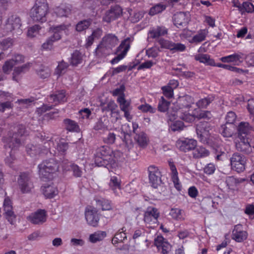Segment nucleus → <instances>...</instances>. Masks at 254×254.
I'll use <instances>...</instances> for the list:
<instances>
[{
	"label": "nucleus",
	"mask_w": 254,
	"mask_h": 254,
	"mask_svg": "<svg viewBox=\"0 0 254 254\" xmlns=\"http://www.w3.org/2000/svg\"><path fill=\"white\" fill-rule=\"evenodd\" d=\"M118 41L119 40L115 35L108 34L102 38L101 42L112 50L117 45Z\"/></svg>",
	"instance_id": "obj_29"
},
{
	"label": "nucleus",
	"mask_w": 254,
	"mask_h": 254,
	"mask_svg": "<svg viewBox=\"0 0 254 254\" xmlns=\"http://www.w3.org/2000/svg\"><path fill=\"white\" fill-rule=\"evenodd\" d=\"M239 12L241 14H244L245 13H253L254 12V5L249 1H245L242 3L241 8Z\"/></svg>",
	"instance_id": "obj_47"
},
{
	"label": "nucleus",
	"mask_w": 254,
	"mask_h": 254,
	"mask_svg": "<svg viewBox=\"0 0 254 254\" xmlns=\"http://www.w3.org/2000/svg\"><path fill=\"white\" fill-rule=\"evenodd\" d=\"M166 7V4L163 3L156 4L150 8L149 14L150 15H156L165 10Z\"/></svg>",
	"instance_id": "obj_44"
},
{
	"label": "nucleus",
	"mask_w": 254,
	"mask_h": 254,
	"mask_svg": "<svg viewBox=\"0 0 254 254\" xmlns=\"http://www.w3.org/2000/svg\"><path fill=\"white\" fill-rule=\"evenodd\" d=\"M208 33V30L206 29L199 30L197 34L193 37L191 42L197 43L204 41Z\"/></svg>",
	"instance_id": "obj_41"
},
{
	"label": "nucleus",
	"mask_w": 254,
	"mask_h": 254,
	"mask_svg": "<svg viewBox=\"0 0 254 254\" xmlns=\"http://www.w3.org/2000/svg\"><path fill=\"white\" fill-rule=\"evenodd\" d=\"M216 170V166L213 164L210 163L207 164L203 168V172L208 175H210L215 172Z\"/></svg>",
	"instance_id": "obj_62"
},
{
	"label": "nucleus",
	"mask_w": 254,
	"mask_h": 254,
	"mask_svg": "<svg viewBox=\"0 0 254 254\" xmlns=\"http://www.w3.org/2000/svg\"><path fill=\"white\" fill-rule=\"evenodd\" d=\"M14 65V63H13V61L12 60H7L5 62L2 66L3 72L6 74H9L12 71Z\"/></svg>",
	"instance_id": "obj_53"
},
{
	"label": "nucleus",
	"mask_w": 254,
	"mask_h": 254,
	"mask_svg": "<svg viewBox=\"0 0 254 254\" xmlns=\"http://www.w3.org/2000/svg\"><path fill=\"white\" fill-rule=\"evenodd\" d=\"M18 184L23 193L28 192L34 188L31 180V176L28 173H22L19 175L18 179Z\"/></svg>",
	"instance_id": "obj_8"
},
{
	"label": "nucleus",
	"mask_w": 254,
	"mask_h": 254,
	"mask_svg": "<svg viewBox=\"0 0 254 254\" xmlns=\"http://www.w3.org/2000/svg\"><path fill=\"white\" fill-rule=\"evenodd\" d=\"M138 109L143 112H150L151 113H154L156 111L155 108L152 107L148 104L141 105L138 106Z\"/></svg>",
	"instance_id": "obj_63"
},
{
	"label": "nucleus",
	"mask_w": 254,
	"mask_h": 254,
	"mask_svg": "<svg viewBox=\"0 0 254 254\" xmlns=\"http://www.w3.org/2000/svg\"><path fill=\"white\" fill-rule=\"evenodd\" d=\"M216 66L221 67L235 73H243L245 72V71L242 68H240L234 66H231L229 64H216Z\"/></svg>",
	"instance_id": "obj_50"
},
{
	"label": "nucleus",
	"mask_w": 254,
	"mask_h": 254,
	"mask_svg": "<svg viewBox=\"0 0 254 254\" xmlns=\"http://www.w3.org/2000/svg\"><path fill=\"white\" fill-rule=\"evenodd\" d=\"M36 70L38 75L41 78H46L49 77L51 74L50 69L45 66L41 65Z\"/></svg>",
	"instance_id": "obj_48"
},
{
	"label": "nucleus",
	"mask_w": 254,
	"mask_h": 254,
	"mask_svg": "<svg viewBox=\"0 0 254 254\" xmlns=\"http://www.w3.org/2000/svg\"><path fill=\"white\" fill-rule=\"evenodd\" d=\"M121 156L122 153L120 151H113L109 146H102L96 150L94 161L98 166H112L120 160Z\"/></svg>",
	"instance_id": "obj_1"
},
{
	"label": "nucleus",
	"mask_w": 254,
	"mask_h": 254,
	"mask_svg": "<svg viewBox=\"0 0 254 254\" xmlns=\"http://www.w3.org/2000/svg\"><path fill=\"white\" fill-rule=\"evenodd\" d=\"M41 27L38 25H35L30 27L27 31V36L29 37L33 38L38 35Z\"/></svg>",
	"instance_id": "obj_55"
},
{
	"label": "nucleus",
	"mask_w": 254,
	"mask_h": 254,
	"mask_svg": "<svg viewBox=\"0 0 254 254\" xmlns=\"http://www.w3.org/2000/svg\"><path fill=\"white\" fill-rule=\"evenodd\" d=\"M149 180L151 186L156 189L162 184L161 174L159 169L154 165H151L148 168Z\"/></svg>",
	"instance_id": "obj_9"
},
{
	"label": "nucleus",
	"mask_w": 254,
	"mask_h": 254,
	"mask_svg": "<svg viewBox=\"0 0 254 254\" xmlns=\"http://www.w3.org/2000/svg\"><path fill=\"white\" fill-rule=\"evenodd\" d=\"M126 230L125 228L123 227L115 234L112 240V243L114 245L116 246L120 243H123L127 239V235L125 233Z\"/></svg>",
	"instance_id": "obj_34"
},
{
	"label": "nucleus",
	"mask_w": 254,
	"mask_h": 254,
	"mask_svg": "<svg viewBox=\"0 0 254 254\" xmlns=\"http://www.w3.org/2000/svg\"><path fill=\"white\" fill-rule=\"evenodd\" d=\"M95 53L97 58H103L111 54L112 53V50L101 42L96 48Z\"/></svg>",
	"instance_id": "obj_24"
},
{
	"label": "nucleus",
	"mask_w": 254,
	"mask_h": 254,
	"mask_svg": "<svg viewBox=\"0 0 254 254\" xmlns=\"http://www.w3.org/2000/svg\"><path fill=\"white\" fill-rule=\"evenodd\" d=\"M26 151L31 156H34L40 153L39 148L33 144H29L27 146Z\"/></svg>",
	"instance_id": "obj_56"
},
{
	"label": "nucleus",
	"mask_w": 254,
	"mask_h": 254,
	"mask_svg": "<svg viewBox=\"0 0 254 254\" xmlns=\"http://www.w3.org/2000/svg\"><path fill=\"white\" fill-rule=\"evenodd\" d=\"M251 129L252 127L248 122L240 123L238 127L239 138L240 137H248V134Z\"/></svg>",
	"instance_id": "obj_32"
},
{
	"label": "nucleus",
	"mask_w": 254,
	"mask_h": 254,
	"mask_svg": "<svg viewBox=\"0 0 254 254\" xmlns=\"http://www.w3.org/2000/svg\"><path fill=\"white\" fill-rule=\"evenodd\" d=\"M26 133L25 127L22 125H18L14 127V131L12 134H9L7 137L4 138V147L8 150L10 159L14 160V157L12 156V151L17 148L21 144L20 137Z\"/></svg>",
	"instance_id": "obj_2"
},
{
	"label": "nucleus",
	"mask_w": 254,
	"mask_h": 254,
	"mask_svg": "<svg viewBox=\"0 0 254 254\" xmlns=\"http://www.w3.org/2000/svg\"><path fill=\"white\" fill-rule=\"evenodd\" d=\"M42 190L44 195L47 198L54 197L58 194V193L57 188L55 187L52 183L43 186Z\"/></svg>",
	"instance_id": "obj_26"
},
{
	"label": "nucleus",
	"mask_w": 254,
	"mask_h": 254,
	"mask_svg": "<svg viewBox=\"0 0 254 254\" xmlns=\"http://www.w3.org/2000/svg\"><path fill=\"white\" fill-rule=\"evenodd\" d=\"M194 59L199 61L200 63H203L207 65H211L216 66L215 61L210 56L207 54H199L194 56Z\"/></svg>",
	"instance_id": "obj_31"
},
{
	"label": "nucleus",
	"mask_w": 254,
	"mask_h": 254,
	"mask_svg": "<svg viewBox=\"0 0 254 254\" xmlns=\"http://www.w3.org/2000/svg\"><path fill=\"white\" fill-rule=\"evenodd\" d=\"M7 208L3 209L4 216L11 224H14L16 221V216L13 210V208Z\"/></svg>",
	"instance_id": "obj_45"
},
{
	"label": "nucleus",
	"mask_w": 254,
	"mask_h": 254,
	"mask_svg": "<svg viewBox=\"0 0 254 254\" xmlns=\"http://www.w3.org/2000/svg\"><path fill=\"white\" fill-rule=\"evenodd\" d=\"M133 38L127 37L122 41L117 49V53H121L124 56H126L130 49V45L133 42Z\"/></svg>",
	"instance_id": "obj_25"
},
{
	"label": "nucleus",
	"mask_w": 254,
	"mask_h": 254,
	"mask_svg": "<svg viewBox=\"0 0 254 254\" xmlns=\"http://www.w3.org/2000/svg\"><path fill=\"white\" fill-rule=\"evenodd\" d=\"M174 24L178 28L187 25L190 19V14L188 12H179L173 16Z\"/></svg>",
	"instance_id": "obj_18"
},
{
	"label": "nucleus",
	"mask_w": 254,
	"mask_h": 254,
	"mask_svg": "<svg viewBox=\"0 0 254 254\" xmlns=\"http://www.w3.org/2000/svg\"><path fill=\"white\" fill-rule=\"evenodd\" d=\"M172 217L176 220H181L184 219L182 210L179 208H172L170 212Z\"/></svg>",
	"instance_id": "obj_57"
},
{
	"label": "nucleus",
	"mask_w": 254,
	"mask_h": 254,
	"mask_svg": "<svg viewBox=\"0 0 254 254\" xmlns=\"http://www.w3.org/2000/svg\"><path fill=\"white\" fill-rule=\"evenodd\" d=\"M194 102V99L191 96L189 95H185L179 97L176 101L175 106L176 108H178L177 110H184L185 109L190 108L191 105L193 104Z\"/></svg>",
	"instance_id": "obj_16"
},
{
	"label": "nucleus",
	"mask_w": 254,
	"mask_h": 254,
	"mask_svg": "<svg viewBox=\"0 0 254 254\" xmlns=\"http://www.w3.org/2000/svg\"><path fill=\"white\" fill-rule=\"evenodd\" d=\"M158 43L162 48L172 50L174 42L168 40L160 39L158 40Z\"/></svg>",
	"instance_id": "obj_58"
},
{
	"label": "nucleus",
	"mask_w": 254,
	"mask_h": 254,
	"mask_svg": "<svg viewBox=\"0 0 254 254\" xmlns=\"http://www.w3.org/2000/svg\"><path fill=\"white\" fill-rule=\"evenodd\" d=\"M209 154V151L202 146H198L193 149V157L195 158L205 157L208 156Z\"/></svg>",
	"instance_id": "obj_39"
},
{
	"label": "nucleus",
	"mask_w": 254,
	"mask_h": 254,
	"mask_svg": "<svg viewBox=\"0 0 254 254\" xmlns=\"http://www.w3.org/2000/svg\"><path fill=\"white\" fill-rule=\"evenodd\" d=\"M67 27V25L64 24L51 27V30L54 34L43 44L42 48L45 50H51L52 48L54 42L61 38V32L66 29Z\"/></svg>",
	"instance_id": "obj_5"
},
{
	"label": "nucleus",
	"mask_w": 254,
	"mask_h": 254,
	"mask_svg": "<svg viewBox=\"0 0 254 254\" xmlns=\"http://www.w3.org/2000/svg\"><path fill=\"white\" fill-rule=\"evenodd\" d=\"M176 114L178 117L188 123H191L194 121L196 118V114L195 113L190 114L186 112H184V110H177Z\"/></svg>",
	"instance_id": "obj_35"
},
{
	"label": "nucleus",
	"mask_w": 254,
	"mask_h": 254,
	"mask_svg": "<svg viewBox=\"0 0 254 254\" xmlns=\"http://www.w3.org/2000/svg\"><path fill=\"white\" fill-rule=\"evenodd\" d=\"M117 102L119 104L120 108L121 111H126L127 110H131L132 107L130 103L126 100L125 96L118 97Z\"/></svg>",
	"instance_id": "obj_40"
},
{
	"label": "nucleus",
	"mask_w": 254,
	"mask_h": 254,
	"mask_svg": "<svg viewBox=\"0 0 254 254\" xmlns=\"http://www.w3.org/2000/svg\"><path fill=\"white\" fill-rule=\"evenodd\" d=\"M54 12L59 17H67L71 13L70 6L65 4H62L54 8Z\"/></svg>",
	"instance_id": "obj_30"
},
{
	"label": "nucleus",
	"mask_w": 254,
	"mask_h": 254,
	"mask_svg": "<svg viewBox=\"0 0 254 254\" xmlns=\"http://www.w3.org/2000/svg\"><path fill=\"white\" fill-rule=\"evenodd\" d=\"M117 105L113 101H110L107 103H104L101 106L102 110L103 112H111V116L116 117V120L119 116V111L117 110Z\"/></svg>",
	"instance_id": "obj_21"
},
{
	"label": "nucleus",
	"mask_w": 254,
	"mask_h": 254,
	"mask_svg": "<svg viewBox=\"0 0 254 254\" xmlns=\"http://www.w3.org/2000/svg\"><path fill=\"white\" fill-rule=\"evenodd\" d=\"M168 33V29L163 26H157L152 27L148 32L151 38L157 39L159 37L165 36Z\"/></svg>",
	"instance_id": "obj_23"
},
{
	"label": "nucleus",
	"mask_w": 254,
	"mask_h": 254,
	"mask_svg": "<svg viewBox=\"0 0 254 254\" xmlns=\"http://www.w3.org/2000/svg\"><path fill=\"white\" fill-rule=\"evenodd\" d=\"M85 217L88 225L96 227L98 225L100 217L96 208L89 206L86 208Z\"/></svg>",
	"instance_id": "obj_10"
},
{
	"label": "nucleus",
	"mask_w": 254,
	"mask_h": 254,
	"mask_svg": "<svg viewBox=\"0 0 254 254\" xmlns=\"http://www.w3.org/2000/svg\"><path fill=\"white\" fill-rule=\"evenodd\" d=\"M49 11L47 0H36L30 12L31 18L35 21L43 22L46 21Z\"/></svg>",
	"instance_id": "obj_3"
},
{
	"label": "nucleus",
	"mask_w": 254,
	"mask_h": 254,
	"mask_svg": "<svg viewBox=\"0 0 254 254\" xmlns=\"http://www.w3.org/2000/svg\"><path fill=\"white\" fill-rule=\"evenodd\" d=\"M245 58V54L240 52L230 55L231 63H234L236 65H240L243 62Z\"/></svg>",
	"instance_id": "obj_43"
},
{
	"label": "nucleus",
	"mask_w": 254,
	"mask_h": 254,
	"mask_svg": "<svg viewBox=\"0 0 254 254\" xmlns=\"http://www.w3.org/2000/svg\"><path fill=\"white\" fill-rule=\"evenodd\" d=\"M68 67V64L67 63L62 61L59 63L56 69L55 72L57 74L60 75L64 73Z\"/></svg>",
	"instance_id": "obj_54"
},
{
	"label": "nucleus",
	"mask_w": 254,
	"mask_h": 254,
	"mask_svg": "<svg viewBox=\"0 0 254 254\" xmlns=\"http://www.w3.org/2000/svg\"><path fill=\"white\" fill-rule=\"evenodd\" d=\"M134 139L137 145L141 148H145L149 142L148 137L143 132L136 133L134 136Z\"/></svg>",
	"instance_id": "obj_27"
},
{
	"label": "nucleus",
	"mask_w": 254,
	"mask_h": 254,
	"mask_svg": "<svg viewBox=\"0 0 254 254\" xmlns=\"http://www.w3.org/2000/svg\"><path fill=\"white\" fill-rule=\"evenodd\" d=\"M97 205L101 207L103 211L110 210L112 209V205L111 201L106 199H98L96 201Z\"/></svg>",
	"instance_id": "obj_46"
},
{
	"label": "nucleus",
	"mask_w": 254,
	"mask_h": 254,
	"mask_svg": "<svg viewBox=\"0 0 254 254\" xmlns=\"http://www.w3.org/2000/svg\"><path fill=\"white\" fill-rule=\"evenodd\" d=\"M239 139L240 141L236 144L238 151L247 154L254 152V146L251 145L248 137H240Z\"/></svg>",
	"instance_id": "obj_13"
},
{
	"label": "nucleus",
	"mask_w": 254,
	"mask_h": 254,
	"mask_svg": "<svg viewBox=\"0 0 254 254\" xmlns=\"http://www.w3.org/2000/svg\"><path fill=\"white\" fill-rule=\"evenodd\" d=\"M82 60V55L78 51H75L71 55L70 64L73 65H77L80 64Z\"/></svg>",
	"instance_id": "obj_49"
},
{
	"label": "nucleus",
	"mask_w": 254,
	"mask_h": 254,
	"mask_svg": "<svg viewBox=\"0 0 254 254\" xmlns=\"http://www.w3.org/2000/svg\"><path fill=\"white\" fill-rule=\"evenodd\" d=\"M91 24V19L84 20L79 21L76 26V29L78 32L87 29Z\"/></svg>",
	"instance_id": "obj_51"
},
{
	"label": "nucleus",
	"mask_w": 254,
	"mask_h": 254,
	"mask_svg": "<svg viewBox=\"0 0 254 254\" xmlns=\"http://www.w3.org/2000/svg\"><path fill=\"white\" fill-rule=\"evenodd\" d=\"M246 158L238 153H234L230 158V164L232 169L240 173L245 170Z\"/></svg>",
	"instance_id": "obj_7"
},
{
	"label": "nucleus",
	"mask_w": 254,
	"mask_h": 254,
	"mask_svg": "<svg viewBox=\"0 0 254 254\" xmlns=\"http://www.w3.org/2000/svg\"><path fill=\"white\" fill-rule=\"evenodd\" d=\"M39 174L42 179L50 180L52 178V174L56 172L59 169L57 162L54 159L44 161L38 165Z\"/></svg>",
	"instance_id": "obj_4"
},
{
	"label": "nucleus",
	"mask_w": 254,
	"mask_h": 254,
	"mask_svg": "<svg viewBox=\"0 0 254 254\" xmlns=\"http://www.w3.org/2000/svg\"><path fill=\"white\" fill-rule=\"evenodd\" d=\"M248 234L243 230L241 225H237L234 227L232 232V237L237 242H242L247 238Z\"/></svg>",
	"instance_id": "obj_20"
},
{
	"label": "nucleus",
	"mask_w": 254,
	"mask_h": 254,
	"mask_svg": "<svg viewBox=\"0 0 254 254\" xmlns=\"http://www.w3.org/2000/svg\"><path fill=\"white\" fill-rule=\"evenodd\" d=\"M177 144L181 151L186 152L195 148L197 145V141L193 139L187 138L178 140Z\"/></svg>",
	"instance_id": "obj_17"
},
{
	"label": "nucleus",
	"mask_w": 254,
	"mask_h": 254,
	"mask_svg": "<svg viewBox=\"0 0 254 254\" xmlns=\"http://www.w3.org/2000/svg\"><path fill=\"white\" fill-rule=\"evenodd\" d=\"M48 100L49 102L54 103L55 104L65 102L66 98L64 90L58 91L55 93L51 95L48 98Z\"/></svg>",
	"instance_id": "obj_28"
},
{
	"label": "nucleus",
	"mask_w": 254,
	"mask_h": 254,
	"mask_svg": "<svg viewBox=\"0 0 254 254\" xmlns=\"http://www.w3.org/2000/svg\"><path fill=\"white\" fill-rule=\"evenodd\" d=\"M245 213L248 215L250 218H254V205L253 204H247L246 206Z\"/></svg>",
	"instance_id": "obj_64"
},
{
	"label": "nucleus",
	"mask_w": 254,
	"mask_h": 254,
	"mask_svg": "<svg viewBox=\"0 0 254 254\" xmlns=\"http://www.w3.org/2000/svg\"><path fill=\"white\" fill-rule=\"evenodd\" d=\"M106 237V232L98 231L89 235V241L92 243H96L103 240Z\"/></svg>",
	"instance_id": "obj_37"
},
{
	"label": "nucleus",
	"mask_w": 254,
	"mask_h": 254,
	"mask_svg": "<svg viewBox=\"0 0 254 254\" xmlns=\"http://www.w3.org/2000/svg\"><path fill=\"white\" fill-rule=\"evenodd\" d=\"M159 216L160 212L156 208L149 206L144 212L143 220L146 225L151 227L158 223Z\"/></svg>",
	"instance_id": "obj_6"
},
{
	"label": "nucleus",
	"mask_w": 254,
	"mask_h": 254,
	"mask_svg": "<svg viewBox=\"0 0 254 254\" xmlns=\"http://www.w3.org/2000/svg\"><path fill=\"white\" fill-rule=\"evenodd\" d=\"M70 170L73 173V175L75 177H80L82 175V172L80 168L76 164H70Z\"/></svg>",
	"instance_id": "obj_60"
},
{
	"label": "nucleus",
	"mask_w": 254,
	"mask_h": 254,
	"mask_svg": "<svg viewBox=\"0 0 254 254\" xmlns=\"http://www.w3.org/2000/svg\"><path fill=\"white\" fill-rule=\"evenodd\" d=\"M215 99L214 95L211 94L199 100L196 105L199 108H206Z\"/></svg>",
	"instance_id": "obj_38"
},
{
	"label": "nucleus",
	"mask_w": 254,
	"mask_h": 254,
	"mask_svg": "<svg viewBox=\"0 0 254 254\" xmlns=\"http://www.w3.org/2000/svg\"><path fill=\"white\" fill-rule=\"evenodd\" d=\"M64 123L65 128L69 131H78L79 126L74 121L69 119L64 120Z\"/></svg>",
	"instance_id": "obj_42"
},
{
	"label": "nucleus",
	"mask_w": 254,
	"mask_h": 254,
	"mask_svg": "<svg viewBox=\"0 0 254 254\" xmlns=\"http://www.w3.org/2000/svg\"><path fill=\"white\" fill-rule=\"evenodd\" d=\"M170 102L166 100L164 97L162 96L159 100L158 109L161 112H165L168 109L170 105Z\"/></svg>",
	"instance_id": "obj_52"
},
{
	"label": "nucleus",
	"mask_w": 254,
	"mask_h": 254,
	"mask_svg": "<svg viewBox=\"0 0 254 254\" xmlns=\"http://www.w3.org/2000/svg\"><path fill=\"white\" fill-rule=\"evenodd\" d=\"M169 165L171 170V178L172 182H173L174 186L178 190H181L182 189V185L178 177V173L176 167L174 163L171 161L169 162Z\"/></svg>",
	"instance_id": "obj_22"
},
{
	"label": "nucleus",
	"mask_w": 254,
	"mask_h": 254,
	"mask_svg": "<svg viewBox=\"0 0 254 254\" xmlns=\"http://www.w3.org/2000/svg\"><path fill=\"white\" fill-rule=\"evenodd\" d=\"M162 90L164 95L168 98H171L173 96V89L170 85L163 86Z\"/></svg>",
	"instance_id": "obj_61"
},
{
	"label": "nucleus",
	"mask_w": 254,
	"mask_h": 254,
	"mask_svg": "<svg viewBox=\"0 0 254 254\" xmlns=\"http://www.w3.org/2000/svg\"><path fill=\"white\" fill-rule=\"evenodd\" d=\"M235 130V126L232 124H225L221 126L220 131L225 137H231Z\"/></svg>",
	"instance_id": "obj_36"
},
{
	"label": "nucleus",
	"mask_w": 254,
	"mask_h": 254,
	"mask_svg": "<svg viewBox=\"0 0 254 254\" xmlns=\"http://www.w3.org/2000/svg\"><path fill=\"white\" fill-rule=\"evenodd\" d=\"M68 148V143L60 140L58 143L57 149L59 153L61 154H64Z\"/></svg>",
	"instance_id": "obj_59"
},
{
	"label": "nucleus",
	"mask_w": 254,
	"mask_h": 254,
	"mask_svg": "<svg viewBox=\"0 0 254 254\" xmlns=\"http://www.w3.org/2000/svg\"><path fill=\"white\" fill-rule=\"evenodd\" d=\"M21 25L20 18L16 15H12L7 20L6 28L11 32L15 31L17 34H20L22 33V30L20 29Z\"/></svg>",
	"instance_id": "obj_12"
},
{
	"label": "nucleus",
	"mask_w": 254,
	"mask_h": 254,
	"mask_svg": "<svg viewBox=\"0 0 254 254\" xmlns=\"http://www.w3.org/2000/svg\"><path fill=\"white\" fill-rule=\"evenodd\" d=\"M154 245L162 254H169L172 248L171 245L161 236H158L154 239Z\"/></svg>",
	"instance_id": "obj_19"
},
{
	"label": "nucleus",
	"mask_w": 254,
	"mask_h": 254,
	"mask_svg": "<svg viewBox=\"0 0 254 254\" xmlns=\"http://www.w3.org/2000/svg\"><path fill=\"white\" fill-rule=\"evenodd\" d=\"M210 126L208 123L200 122L196 126V131L197 136L200 138V141L205 142L209 137V131Z\"/></svg>",
	"instance_id": "obj_14"
},
{
	"label": "nucleus",
	"mask_w": 254,
	"mask_h": 254,
	"mask_svg": "<svg viewBox=\"0 0 254 254\" xmlns=\"http://www.w3.org/2000/svg\"><path fill=\"white\" fill-rule=\"evenodd\" d=\"M110 188L114 191L116 195H119L118 190H121V180L116 176H111L109 183Z\"/></svg>",
	"instance_id": "obj_33"
},
{
	"label": "nucleus",
	"mask_w": 254,
	"mask_h": 254,
	"mask_svg": "<svg viewBox=\"0 0 254 254\" xmlns=\"http://www.w3.org/2000/svg\"><path fill=\"white\" fill-rule=\"evenodd\" d=\"M27 220L34 224H41L46 222L47 214L45 210L38 209L29 215Z\"/></svg>",
	"instance_id": "obj_15"
},
{
	"label": "nucleus",
	"mask_w": 254,
	"mask_h": 254,
	"mask_svg": "<svg viewBox=\"0 0 254 254\" xmlns=\"http://www.w3.org/2000/svg\"><path fill=\"white\" fill-rule=\"evenodd\" d=\"M245 178H237L234 176H228L226 178L225 183L228 189L230 191L238 190L241 185L246 181Z\"/></svg>",
	"instance_id": "obj_11"
}]
</instances>
